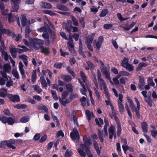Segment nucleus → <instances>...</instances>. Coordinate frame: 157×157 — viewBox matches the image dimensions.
Returning a JSON list of instances; mask_svg holds the SVG:
<instances>
[{"label": "nucleus", "instance_id": "obj_30", "mask_svg": "<svg viewBox=\"0 0 157 157\" xmlns=\"http://www.w3.org/2000/svg\"><path fill=\"white\" fill-rule=\"evenodd\" d=\"M4 71L5 72H8L11 70V67L10 65L8 64H5L3 67Z\"/></svg>", "mask_w": 157, "mask_h": 157}, {"label": "nucleus", "instance_id": "obj_49", "mask_svg": "<svg viewBox=\"0 0 157 157\" xmlns=\"http://www.w3.org/2000/svg\"><path fill=\"white\" fill-rule=\"evenodd\" d=\"M142 128L144 132L146 133L147 131V125L146 122H143L142 124Z\"/></svg>", "mask_w": 157, "mask_h": 157}, {"label": "nucleus", "instance_id": "obj_50", "mask_svg": "<svg viewBox=\"0 0 157 157\" xmlns=\"http://www.w3.org/2000/svg\"><path fill=\"white\" fill-rule=\"evenodd\" d=\"M117 135L119 136L121 132V125L117 121Z\"/></svg>", "mask_w": 157, "mask_h": 157}, {"label": "nucleus", "instance_id": "obj_28", "mask_svg": "<svg viewBox=\"0 0 157 157\" xmlns=\"http://www.w3.org/2000/svg\"><path fill=\"white\" fill-rule=\"evenodd\" d=\"M30 119V116H26L22 117L20 119V121L22 123H26L29 121Z\"/></svg>", "mask_w": 157, "mask_h": 157}, {"label": "nucleus", "instance_id": "obj_55", "mask_svg": "<svg viewBox=\"0 0 157 157\" xmlns=\"http://www.w3.org/2000/svg\"><path fill=\"white\" fill-rule=\"evenodd\" d=\"M108 12V10L106 9H104L101 11V13L100 14L99 16L100 17L105 16Z\"/></svg>", "mask_w": 157, "mask_h": 157}, {"label": "nucleus", "instance_id": "obj_23", "mask_svg": "<svg viewBox=\"0 0 157 157\" xmlns=\"http://www.w3.org/2000/svg\"><path fill=\"white\" fill-rule=\"evenodd\" d=\"M57 6L58 8L60 10L65 11H67L69 10V9L63 5L57 4Z\"/></svg>", "mask_w": 157, "mask_h": 157}, {"label": "nucleus", "instance_id": "obj_59", "mask_svg": "<svg viewBox=\"0 0 157 157\" xmlns=\"http://www.w3.org/2000/svg\"><path fill=\"white\" fill-rule=\"evenodd\" d=\"M117 147V150L119 155H121V149L120 144L119 143H117L116 144Z\"/></svg>", "mask_w": 157, "mask_h": 157}, {"label": "nucleus", "instance_id": "obj_56", "mask_svg": "<svg viewBox=\"0 0 157 157\" xmlns=\"http://www.w3.org/2000/svg\"><path fill=\"white\" fill-rule=\"evenodd\" d=\"M66 89L70 92H72V86L70 84H67L65 86Z\"/></svg>", "mask_w": 157, "mask_h": 157}, {"label": "nucleus", "instance_id": "obj_15", "mask_svg": "<svg viewBox=\"0 0 157 157\" xmlns=\"http://www.w3.org/2000/svg\"><path fill=\"white\" fill-rule=\"evenodd\" d=\"M37 30L40 32H43V33L47 31L49 33L50 31L49 27L47 25H44V27L37 29Z\"/></svg>", "mask_w": 157, "mask_h": 157}, {"label": "nucleus", "instance_id": "obj_51", "mask_svg": "<svg viewBox=\"0 0 157 157\" xmlns=\"http://www.w3.org/2000/svg\"><path fill=\"white\" fill-rule=\"evenodd\" d=\"M34 90L36 91L38 93H40L42 91V89L38 85H35L33 86Z\"/></svg>", "mask_w": 157, "mask_h": 157}, {"label": "nucleus", "instance_id": "obj_54", "mask_svg": "<svg viewBox=\"0 0 157 157\" xmlns=\"http://www.w3.org/2000/svg\"><path fill=\"white\" fill-rule=\"evenodd\" d=\"M40 48L41 49L42 52L46 54H48L49 52L48 48H45L42 46H40Z\"/></svg>", "mask_w": 157, "mask_h": 157}, {"label": "nucleus", "instance_id": "obj_7", "mask_svg": "<svg viewBox=\"0 0 157 157\" xmlns=\"http://www.w3.org/2000/svg\"><path fill=\"white\" fill-rule=\"evenodd\" d=\"M95 35V33H93L89 35L87 38L86 41V43L87 44L88 48L90 51H93V48L91 45V43H92L94 37Z\"/></svg>", "mask_w": 157, "mask_h": 157}, {"label": "nucleus", "instance_id": "obj_64", "mask_svg": "<svg viewBox=\"0 0 157 157\" xmlns=\"http://www.w3.org/2000/svg\"><path fill=\"white\" fill-rule=\"evenodd\" d=\"M69 92L68 91H64L62 94V98L63 99H65L68 95Z\"/></svg>", "mask_w": 157, "mask_h": 157}, {"label": "nucleus", "instance_id": "obj_63", "mask_svg": "<svg viewBox=\"0 0 157 157\" xmlns=\"http://www.w3.org/2000/svg\"><path fill=\"white\" fill-rule=\"evenodd\" d=\"M2 55V57L4 58L6 61H7L10 56L6 52H3Z\"/></svg>", "mask_w": 157, "mask_h": 157}, {"label": "nucleus", "instance_id": "obj_5", "mask_svg": "<svg viewBox=\"0 0 157 157\" xmlns=\"http://www.w3.org/2000/svg\"><path fill=\"white\" fill-rule=\"evenodd\" d=\"M23 41L24 44L29 48L35 49L36 50H38L39 47L35 44L33 39L32 38H30L29 39V43L25 39L23 40Z\"/></svg>", "mask_w": 157, "mask_h": 157}, {"label": "nucleus", "instance_id": "obj_34", "mask_svg": "<svg viewBox=\"0 0 157 157\" xmlns=\"http://www.w3.org/2000/svg\"><path fill=\"white\" fill-rule=\"evenodd\" d=\"M40 80L41 84L44 87H46L47 86V85L44 78L43 76H41L40 77Z\"/></svg>", "mask_w": 157, "mask_h": 157}, {"label": "nucleus", "instance_id": "obj_27", "mask_svg": "<svg viewBox=\"0 0 157 157\" xmlns=\"http://www.w3.org/2000/svg\"><path fill=\"white\" fill-rule=\"evenodd\" d=\"M7 90L5 88L0 89V94L2 97L4 98L6 97L7 94Z\"/></svg>", "mask_w": 157, "mask_h": 157}, {"label": "nucleus", "instance_id": "obj_46", "mask_svg": "<svg viewBox=\"0 0 157 157\" xmlns=\"http://www.w3.org/2000/svg\"><path fill=\"white\" fill-rule=\"evenodd\" d=\"M37 77L36 70H34L33 71V74L32 75V81L34 82H35Z\"/></svg>", "mask_w": 157, "mask_h": 157}, {"label": "nucleus", "instance_id": "obj_6", "mask_svg": "<svg viewBox=\"0 0 157 157\" xmlns=\"http://www.w3.org/2000/svg\"><path fill=\"white\" fill-rule=\"evenodd\" d=\"M63 28L64 29L69 33L70 34L69 35V40H72V38L71 36V29H73V32H77L78 31V29L76 27H70L68 26L65 23H63Z\"/></svg>", "mask_w": 157, "mask_h": 157}, {"label": "nucleus", "instance_id": "obj_58", "mask_svg": "<svg viewBox=\"0 0 157 157\" xmlns=\"http://www.w3.org/2000/svg\"><path fill=\"white\" fill-rule=\"evenodd\" d=\"M125 108L126 109V110H127V111L128 114V116H129V117L131 118L132 117V114H131V113L130 111V110H129V107L127 103H125Z\"/></svg>", "mask_w": 157, "mask_h": 157}, {"label": "nucleus", "instance_id": "obj_32", "mask_svg": "<svg viewBox=\"0 0 157 157\" xmlns=\"http://www.w3.org/2000/svg\"><path fill=\"white\" fill-rule=\"evenodd\" d=\"M13 75L17 79H18L19 78V76L18 72L16 69H13L12 71Z\"/></svg>", "mask_w": 157, "mask_h": 157}, {"label": "nucleus", "instance_id": "obj_57", "mask_svg": "<svg viewBox=\"0 0 157 157\" xmlns=\"http://www.w3.org/2000/svg\"><path fill=\"white\" fill-rule=\"evenodd\" d=\"M18 17H13L11 15H9V21L10 23L13 22L16 19H17Z\"/></svg>", "mask_w": 157, "mask_h": 157}, {"label": "nucleus", "instance_id": "obj_43", "mask_svg": "<svg viewBox=\"0 0 157 157\" xmlns=\"http://www.w3.org/2000/svg\"><path fill=\"white\" fill-rule=\"evenodd\" d=\"M95 122L96 124L99 126H101L103 124V122L102 120L100 118L98 119H96Z\"/></svg>", "mask_w": 157, "mask_h": 157}, {"label": "nucleus", "instance_id": "obj_9", "mask_svg": "<svg viewBox=\"0 0 157 157\" xmlns=\"http://www.w3.org/2000/svg\"><path fill=\"white\" fill-rule=\"evenodd\" d=\"M70 136L71 138L73 140L78 139L79 135L78 131L75 128L73 129L72 131L71 132Z\"/></svg>", "mask_w": 157, "mask_h": 157}, {"label": "nucleus", "instance_id": "obj_60", "mask_svg": "<svg viewBox=\"0 0 157 157\" xmlns=\"http://www.w3.org/2000/svg\"><path fill=\"white\" fill-rule=\"evenodd\" d=\"M134 99L135 100V101L136 103V105H137V107L136 108V110L137 111V110H139L140 109V103L136 98H134Z\"/></svg>", "mask_w": 157, "mask_h": 157}, {"label": "nucleus", "instance_id": "obj_19", "mask_svg": "<svg viewBox=\"0 0 157 157\" xmlns=\"http://www.w3.org/2000/svg\"><path fill=\"white\" fill-rule=\"evenodd\" d=\"M139 78V82L138 83V86L139 88L142 90L143 89V87L145 83L144 78L143 77H140Z\"/></svg>", "mask_w": 157, "mask_h": 157}, {"label": "nucleus", "instance_id": "obj_26", "mask_svg": "<svg viewBox=\"0 0 157 157\" xmlns=\"http://www.w3.org/2000/svg\"><path fill=\"white\" fill-rule=\"evenodd\" d=\"M19 47H20L22 49L17 48V52L19 53H23L25 52H26L28 50V48L24 46H19Z\"/></svg>", "mask_w": 157, "mask_h": 157}, {"label": "nucleus", "instance_id": "obj_3", "mask_svg": "<svg viewBox=\"0 0 157 157\" xmlns=\"http://www.w3.org/2000/svg\"><path fill=\"white\" fill-rule=\"evenodd\" d=\"M97 73L98 79L99 82L100 88L101 90L103 89L105 94L108 95V94H109V92L108 91L107 86L104 80L101 78V74L99 70L98 71Z\"/></svg>", "mask_w": 157, "mask_h": 157}, {"label": "nucleus", "instance_id": "obj_22", "mask_svg": "<svg viewBox=\"0 0 157 157\" xmlns=\"http://www.w3.org/2000/svg\"><path fill=\"white\" fill-rule=\"evenodd\" d=\"M86 117L87 120L89 121L92 117H94V115L92 112H90L89 110H86Z\"/></svg>", "mask_w": 157, "mask_h": 157}, {"label": "nucleus", "instance_id": "obj_20", "mask_svg": "<svg viewBox=\"0 0 157 157\" xmlns=\"http://www.w3.org/2000/svg\"><path fill=\"white\" fill-rule=\"evenodd\" d=\"M78 82H80L81 85L82 86L83 89H80V92L83 95H86V90L85 85L83 84L82 82H81V80L78 78Z\"/></svg>", "mask_w": 157, "mask_h": 157}, {"label": "nucleus", "instance_id": "obj_31", "mask_svg": "<svg viewBox=\"0 0 157 157\" xmlns=\"http://www.w3.org/2000/svg\"><path fill=\"white\" fill-rule=\"evenodd\" d=\"M128 60L129 59L128 58L124 57L121 62V66L124 67H125L126 65L129 63Z\"/></svg>", "mask_w": 157, "mask_h": 157}, {"label": "nucleus", "instance_id": "obj_17", "mask_svg": "<svg viewBox=\"0 0 157 157\" xmlns=\"http://www.w3.org/2000/svg\"><path fill=\"white\" fill-rule=\"evenodd\" d=\"M80 75L83 82L85 83L87 87L88 88V86H89V84L87 80V78L86 75L82 71H80Z\"/></svg>", "mask_w": 157, "mask_h": 157}, {"label": "nucleus", "instance_id": "obj_16", "mask_svg": "<svg viewBox=\"0 0 157 157\" xmlns=\"http://www.w3.org/2000/svg\"><path fill=\"white\" fill-rule=\"evenodd\" d=\"M95 85V86L94 87L93 89L96 95L97 96V99L99 101H101V98L100 96V94L98 90V84H97V85Z\"/></svg>", "mask_w": 157, "mask_h": 157}, {"label": "nucleus", "instance_id": "obj_52", "mask_svg": "<svg viewBox=\"0 0 157 157\" xmlns=\"http://www.w3.org/2000/svg\"><path fill=\"white\" fill-rule=\"evenodd\" d=\"M71 18L73 22V25L75 26L78 25V20L72 16H71Z\"/></svg>", "mask_w": 157, "mask_h": 157}, {"label": "nucleus", "instance_id": "obj_38", "mask_svg": "<svg viewBox=\"0 0 157 157\" xmlns=\"http://www.w3.org/2000/svg\"><path fill=\"white\" fill-rule=\"evenodd\" d=\"M34 43L36 45V44H43L44 42L42 40L39 39L35 38L33 39Z\"/></svg>", "mask_w": 157, "mask_h": 157}, {"label": "nucleus", "instance_id": "obj_40", "mask_svg": "<svg viewBox=\"0 0 157 157\" xmlns=\"http://www.w3.org/2000/svg\"><path fill=\"white\" fill-rule=\"evenodd\" d=\"M124 68L129 71H131L134 70L133 66L132 65L129 63L126 65L125 67H124Z\"/></svg>", "mask_w": 157, "mask_h": 157}, {"label": "nucleus", "instance_id": "obj_8", "mask_svg": "<svg viewBox=\"0 0 157 157\" xmlns=\"http://www.w3.org/2000/svg\"><path fill=\"white\" fill-rule=\"evenodd\" d=\"M104 41V39L102 36H100L98 39L97 42H95L94 43V47L96 48L98 50L101 48L102 44Z\"/></svg>", "mask_w": 157, "mask_h": 157}, {"label": "nucleus", "instance_id": "obj_13", "mask_svg": "<svg viewBox=\"0 0 157 157\" xmlns=\"http://www.w3.org/2000/svg\"><path fill=\"white\" fill-rule=\"evenodd\" d=\"M24 65L21 62H20L19 63V70L22 75V78H25V71L23 69Z\"/></svg>", "mask_w": 157, "mask_h": 157}, {"label": "nucleus", "instance_id": "obj_10", "mask_svg": "<svg viewBox=\"0 0 157 157\" xmlns=\"http://www.w3.org/2000/svg\"><path fill=\"white\" fill-rule=\"evenodd\" d=\"M8 98L12 101L15 102H18L20 101L19 96L17 95H13L9 94L7 95Z\"/></svg>", "mask_w": 157, "mask_h": 157}, {"label": "nucleus", "instance_id": "obj_2", "mask_svg": "<svg viewBox=\"0 0 157 157\" xmlns=\"http://www.w3.org/2000/svg\"><path fill=\"white\" fill-rule=\"evenodd\" d=\"M94 60L98 63L101 65V69L103 74L105 76V77L109 80L110 82L112 84H113V83L111 80L110 78V73L109 71H108L103 63L100 59H98L96 57H94Z\"/></svg>", "mask_w": 157, "mask_h": 157}, {"label": "nucleus", "instance_id": "obj_47", "mask_svg": "<svg viewBox=\"0 0 157 157\" xmlns=\"http://www.w3.org/2000/svg\"><path fill=\"white\" fill-rule=\"evenodd\" d=\"M7 81L6 83V86L7 87H10V86H13V81L11 79V78L10 77V79H7L6 80Z\"/></svg>", "mask_w": 157, "mask_h": 157}, {"label": "nucleus", "instance_id": "obj_37", "mask_svg": "<svg viewBox=\"0 0 157 157\" xmlns=\"http://www.w3.org/2000/svg\"><path fill=\"white\" fill-rule=\"evenodd\" d=\"M93 144L94 145V147L97 151V154L98 155H100V152L99 150L98 146V145L97 142L95 141H94L93 142Z\"/></svg>", "mask_w": 157, "mask_h": 157}, {"label": "nucleus", "instance_id": "obj_33", "mask_svg": "<svg viewBox=\"0 0 157 157\" xmlns=\"http://www.w3.org/2000/svg\"><path fill=\"white\" fill-rule=\"evenodd\" d=\"M147 66L146 63L143 62H141L139 63L138 67L136 68V71H139L143 67H146Z\"/></svg>", "mask_w": 157, "mask_h": 157}, {"label": "nucleus", "instance_id": "obj_1", "mask_svg": "<svg viewBox=\"0 0 157 157\" xmlns=\"http://www.w3.org/2000/svg\"><path fill=\"white\" fill-rule=\"evenodd\" d=\"M83 139L84 144L80 145V148L78 149V152L81 157H93L88 148V146L91 144L90 140L86 136H83Z\"/></svg>", "mask_w": 157, "mask_h": 157}, {"label": "nucleus", "instance_id": "obj_44", "mask_svg": "<svg viewBox=\"0 0 157 157\" xmlns=\"http://www.w3.org/2000/svg\"><path fill=\"white\" fill-rule=\"evenodd\" d=\"M88 66V67H85L84 66V67L85 68V69L87 70H89V68L93 69L94 68V65L90 61H87L86 62Z\"/></svg>", "mask_w": 157, "mask_h": 157}, {"label": "nucleus", "instance_id": "obj_14", "mask_svg": "<svg viewBox=\"0 0 157 157\" xmlns=\"http://www.w3.org/2000/svg\"><path fill=\"white\" fill-rule=\"evenodd\" d=\"M5 144H6L7 146L13 149H15L16 148V147L12 145L15 143V141L13 139H10L9 140L7 141H5L4 142Z\"/></svg>", "mask_w": 157, "mask_h": 157}, {"label": "nucleus", "instance_id": "obj_53", "mask_svg": "<svg viewBox=\"0 0 157 157\" xmlns=\"http://www.w3.org/2000/svg\"><path fill=\"white\" fill-rule=\"evenodd\" d=\"M21 23L22 26H25L27 24V19L24 16L22 17Z\"/></svg>", "mask_w": 157, "mask_h": 157}, {"label": "nucleus", "instance_id": "obj_35", "mask_svg": "<svg viewBox=\"0 0 157 157\" xmlns=\"http://www.w3.org/2000/svg\"><path fill=\"white\" fill-rule=\"evenodd\" d=\"M41 6L47 9H50L52 7V5L50 3L47 2H42Z\"/></svg>", "mask_w": 157, "mask_h": 157}, {"label": "nucleus", "instance_id": "obj_18", "mask_svg": "<svg viewBox=\"0 0 157 157\" xmlns=\"http://www.w3.org/2000/svg\"><path fill=\"white\" fill-rule=\"evenodd\" d=\"M127 99L128 103L129 106L132 110H136V108L135 107L133 102L132 100L128 96L127 97Z\"/></svg>", "mask_w": 157, "mask_h": 157}, {"label": "nucleus", "instance_id": "obj_48", "mask_svg": "<svg viewBox=\"0 0 157 157\" xmlns=\"http://www.w3.org/2000/svg\"><path fill=\"white\" fill-rule=\"evenodd\" d=\"M31 30L29 26H26L25 29V36L26 38L29 37V34Z\"/></svg>", "mask_w": 157, "mask_h": 157}, {"label": "nucleus", "instance_id": "obj_11", "mask_svg": "<svg viewBox=\"0 0 157 157\" xmlns=\"http://www.w3.org/2000/svg\"><path fill=\"white\" fill-rule=\"evenodd\" d=\"M109 138L110 139L112 138L113 136H114V138H115V129L113 126H112L109 128Z\"/></svg>", "mask_w": 157, "mask_h": 157}, {"label": "nucleus", "instance_id": "obj_45", "mask_svg": "<svg viewBox=\"0 0 157 157\" xmlns=\"http://www.w3.org/2000/svg\"><path fill=\"white\" fill-rule=\"evenodd\" d=\"M152 129L151 130V134L153 137H155L157 134V130L153 127H152Z\"/></svg>", "mask_w": 157, "mask_h": 157}, {"label": "nucleus", "instance_id": "obj_29", "mask_svg": "<svg viewBox=\"0 0 157 157\" xmlns=\"http://www.w3.org/2000/svg\"><path fill=\"white\" fill-rule=\"evenodd\" d=\"M82 44L80 40H79V48L78 51L81 55L83 57H85L86 56L84 54V52L82 51Z\"/></svg>", "mask_w": 157, "mask_h": 157}, {"label": "nucleus", "instance_id": "obj_36", "mask_svg": "<svg viewBox=\"0 0 157 157\" xmlns=\"http://www.w3.org/2000/svg\"><path fill=\"white\" fill-rule=\"evenodd\" d=\"M62 78L65 81L69 82L71 80V77L68 75H64L62 76Z\"/></svg>", "mask_w": 157, "mask_h": 157}, {"label": "nucleus", "instance_id": "obj_25", "mask_svg": "<svg viewBox=\"0 0 157 157\" xmlns=\"http://www.w3.org/2000/svg\"><path fill=\"white\" fill-rule=\"evenodd\" d=\"M130 75V73L125 71H121L117 75L118 77L120 78L122 76H128Z\"/></svg>", "mask_w": 157, "mask_h": 157}, {"label": "nucleus", "instance_id": "obj_21", "mask_svg": "<svg viewBox=\"0 0 157 157\" xmlns=\"http://www.w3.org/2000/svg\"><path fill=\"white\" fill-rule=\"evenodd\" d=\"M104 121L105 124L104 128V132H105V134L104 136L105 137H106L107 136V127L109 125V122L108 120L106 118L104 119Z\"/></svg>", "mask_w": 157, "mask_h": 157}, {"label": "nucleus", "instance_id": "obj_24", "mask_svg": "<svg viewBox=\"0 0 157 157\" xmlns=\"http://www.w3.org/2000/svg\"><path fill=\"white\" fill-rule=\"evenodd\" d=\"M11 54L13 58H15L16 56V52H17V48L12 47L10 48Z\"/></svg>", "mask_w": 157, "mask_h": 157}, {"label": "nucleus", "instance_id": "obj_42", "mask_svg": "<svg viewBox=\"0 0 157 157\" xmlns=\"http://www.w3.org/2000/svg\"><path fill=\"white\" fill-rule=\"evenodd\" d=\"M118 104L120 112L121 113H122L124 111V105L122 103H118Z\"/></svg>", "mask_w": 157, "mask_h": 157}, {"label": "nucleus", "instance_id": "obj_41", "mask_svg": "<svg viewBox=\"0 0 157 157\" xmlns=\"http://www.w3.org/2000/svg\"><path fill=\"white\" fill-rule=\"evenodd\" d=\"M37 108L39 109L43 110L46 112H48L47 108L44 105L42 104L40 105L37 106Z\"/></svg>", "mask_w": 157, "mask_h": 157}, {"label": "nucleus", "instance_id": "obj_61", "mask_svg": "<svg viewBox=\"0 0 157 157\" xmlns=\"http://www.w3.org/2000/svg\"><path fill=\"white\" fill-rule=\"evenodd\" d=\"M147 82L149 85L151 86H154L155 84L153 81L152 79L150 77L147 79Z\"/></svg>", "mask_w": 157, "mask_h": 157}, {"label": "nucleus", "instance_id": "obj_39", "mask_svg": "<svg viewBox=\"0 0 157 157\" xmlns=\"http://www.w3.org/2000/svg\"><path fill=\"white\" fill-rule=\"evenodd\" d=\"M98 133L99 138L100 141H101V143H103V136H104V134H105V132H104L105 133L103 135V132L102 131H99ZM104 137H105V136H104ZM107 137V136L106 137Z\"/></svg>", "mask_w": 157, "mask_h": 157}, {"label": "nucleus", "instance_id": "obj_62", "mask_svg": "<svg viewBox=\"0 0 157 157\" xmlns=\"http://www.w3.org/2000/svg\"><path fill=\"white\" fill-rule=\"evenodd\" d=\"M72 154L71 150H67L65 154V157H70L72 155Z\"/></svg>", "mask_w": 157, "mask_h": 157}, {"label": "nucleus", "instance_id": "obj_4", "mask_svg": "<svg viewBox=\"0 0 157 157\" xmlns=\"http://www.w3.org/2000/svg\"><path fill=\"white\" fill-rule=\"evenodd\" d=\"M107 99L105 101L106 105L108 106H110L112 110L113 116L109 115L110 117L113 118V117L115 118V120L117 121V117L116 116L115 113L114 111L113 107L112 104L110 101V98L109 94H108V95L105 94Z\"/></svg>", "mask_w": 157, "mask_h": 157}, {"label": "nucleus", "instance_id": "obj_12", "mask_svg": "<svg viewBox=\"0 0 157 157\" xmlns=\"http://www.w3.org/2000/svg\"><path fill=\"white\" fill-rule=\"evenodd\" d=\"M14 6H12V11L17 12L18 9V6L17 4L21 2L20 0H11Z\"/></svg>", "mask_w": 157, "mask_h": 157}]
</instances>
